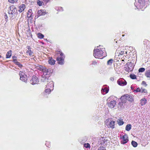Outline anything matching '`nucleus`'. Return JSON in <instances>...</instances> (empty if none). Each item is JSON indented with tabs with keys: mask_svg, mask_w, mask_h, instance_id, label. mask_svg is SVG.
Here are the masks:
<instances>
[{
	"mask_svg": "<svg viewBox=\"0 0 150 150\" xmlns=\"http://www.w3.org/2000/svg\"><path fill=\"white\" fill-rule=\"evenodd\" d=\"M12 58L13 59V61L15 62V63L16 62H17V60L16 59V57L15 56H13L12 57Z\"/></svg>",
	"mask_w": 150,
	"mask_h": 150,
	"instance_id": "f704fd0d",
	"label": "nucleus"
},
{
	"mask_svg": "<svg viewBox=\"0 0 150 150\" xmlns=\"http://www.w3.org/2000/svg\"><path fill=\"white\" fill-rule=\"evenodd\" d=\"M55 61L52 58L50 59L48 61L49 63L51 65L54 64L55 63Z\"/></svg>",
	"mask_w": 150,
	"mask_h": 150,
	"instance_id": "412c9836",
	"label": "nucleus"
},
{
	"mask_svg": "<svg viewBox=\"0 0 150 150\" xmlns=\"http://www.w3.org/2000/svg\"><path fill=\"white\" fill-rule=\"evenodd\" d=\"M130 76V78L132 79H135L136 78V76L134 74H131Z\"/></svg>",
	"mask_w": 150,
	"mask_h": 150,
	"instance_id": "7c9ffc66",
	"label": "nucleus"
},
{
	"mask_svg": "<svg viewBox=\"0 0 150 150\" xmlns=\"http://www.w3.org/2000/svg\"><path fill=\"white\" fill-rule=\"evenodd\" d=\"M15 64L20 67H22V65L19 62H16Z\"/></svg>",
	"mask_w": 150,
	"mask_h": 150,
	"instance_id": "e433bc0d",
	"label": "nucleus"
},
{
	"mask_svg": "<svg viewBox=\"0 0 150 150\" xmlns=\"http://www.w3.org/2000/svg\"><path fill=\"white\" fill-rule=\"evenodd\" d=\"M110 80L112 81H114V78L113 77H111L110 78Z\"/></svg>",
	"mask_w": 150,
	"mask_h": 150,
	"instance_id": "37998d69",
	"label": "nucleus"
},
{
	"mask_svg": "<svg viewBox=\"0 0 150 150\" xmlns=\"http://www.w3.org/2000/svg\"><path fill=\"white\" fill-rule=\"evenodd\" d=\"M38 82L39 80L38 78L35 76H33L30 80V83L33 85L38 84Z\"/></svg>",
	"mask_w": 150,
	"mask_h": 150,
	"instance_id": "1a4fd4ad",
	"label": "nucleus"
},
{
	"mask_svg": "<svg viewBox=\"0 0 150 150\" xmlns=\"http://www.w3.org/2000/svg\"><path fill=\"white\" fill-rule=\"evenodd\" d=\"M97 48L93 50V55L96 58L102 59L106 56L105 49L103 46L99 45Z\"/></svg>",
	"mask_w": 150,
	"mask_h": 150,
	"instance_id": "f257e3e1",
	"label": "nucleus"
},
{
	"mask_svg": "<svg viewBox=\"0 0 150 150\" xmlns=\"http://www.w3.org/2000/svg\"><path fill=\"white\" fill-rule=\"evenodd\" d=\"M38 37L40 38V39H42L44 37V35L40 33H39L38 34Z\"/></svg>",
	"mask_w": 150,
	"mask_h": 150,
	"instance_id": "c756f323",
	"label": "nucleus"
},
{
	"mask_svg": "<svg viewBox=\"0 0 150 150\" xmlns=\"http://www.w3.org/2000/svg\"><path fill=\"white\" fill-rule=\"evenodd\" d=\"M113 62V59H110L108 61L107 64L108 65H111L112 64Z\"/></svg>",
	"mask_w": 150,
	"mask_h": 150,
	"instance_id": "393cba45",
	"label": "nucleus"
},
{
	"mask_svg": "<svg viewBox=\"0 0 150 150\" xmlns=\"http://www.w3.org/2000/svg\"><path fill=\"white\" fill-rule=\"evenodd\" d=\"M27 53L30 56H33V52H32L31 50H29L27 52Z\"/></svg>",
	"mask_w": 150,
	"mask_h": 150,
	"instance_id": "cd10ccee",
	"label": "nucleus"
},
{
	"mask_svg": "<svg viewBox=\"0 0 150 150\" xmlns=\"http://www.w3.org/2000/svg\"><path fill=\"white\" fill-rule=\"evenodd\" d=\"M84 146L86 148H89L90 147V144L88 143L85 144H84Z\"/></svg>",
	"mask_w": 150,
	"mask_h": 150,
	"instance_id": "473e14b6",
	"label": "nucleus"
},
{
	"mask_svg": "<svg viewBox=\"0 0 150 150\" xmlns=\"http://www.w3.org/2000/svg\"><path fill=\"white\" fill-rule=\"evenodd\" d=\"M32 10L31 9H29L27 13V17L28 18H31L32 17Z\"/></svg>",
	"mask_w": 150,
	"mask_h": 150,
	"instance_id": "6ab92c4d",
	"label": "nucleus"
},
{
	"mask_svg": "<svg viewBox=\"0 0 150 150\" xmlns=\"http://www.w3.org/2000/svg\"><path fill=\"white\" fill-rule=\"evenodd\" d=\"M1 55H0V58H1Z\"/></svg>",
	"mask_w": 150,
	"mask_h": 150,
	"instance_id": "09e8293b",
	"label": "nucleus"
},
{
	"mask_svg": "<svg viewBox=\"0 0 150 150\" xmlns=\"http://www.w3.org/2000/svg\"><path fill=\"white\" fill-rule=\"evenodd\" d=\"M131 89H132V90L133 89V87L132 86H131Z\"/></svg>",
	"mask_w": 150,
	"mask_h": 150,
	"instance_id": "49530a36",
	"label": "nucleus"
},
{
	"mask_svg": "<svg viewBox=\"0 0 150 150\" xmlns=\"http://www.w3.org/2000/svg\"><path fill=\"white\" fill-rule=\"evenodd\" d=\"M132 144L134 147H136L137 145V143L133 141H132Z\"/></svg>",
	"mask_w": 150,
	"mask_h": 150,
	"instance_id": "c85d7f7f",
	"label": "nucleus"
},
{
	"mask_svg": "<svg viewBox=\"0 0 150 150\" xmlns=\"http://www.w3.org/2000/svg\"><path fill=\"white\" fill-rule=\"evenodd\" d=\"M49 85H47L45 88V92L46 93H49L51 91L53 90V88H49V86H48Z\"/></svg>",
	"mask_w": 150,
	"mask_h": 150,
	"instance_id": "dca6fc26",
	"label": "nucleus"
},
{
	"mask_svg": "<svg viewBox=\"0 0 150 150\" xmlns=\"http://www.w3.org/2000/svg\"><path fill=\"white\" fill-rule=\"evenodd\" d=\"M19 74L20 76V79L25 82H26L27 80V75L24 72L21 71L19 72Z\"/></svg>",
	"mask_w": 150,
	"mask_h": 150,
	"instance_id": "0eeeda50",
	"label": "nucleus"
},
{
	"mask_svg": "<svg viewBox=\"0 0 150 150\" xmlns=\"http://www.w3.org/2000/svg\"><path fill=\"white\" fill-rule=\"evenodd\" d=\"M122 36H124V35H122Z\"/></svg>",
	"mask_w": 150,
	"mask_h": 150,
	"instance_id": "8fccbe9b",
	"label": "nucleus"
},
{
	"mask_svg": "<svg viewBox=\"0 0 150 150\" xmlns=\"http://www.w3.org/2000/svg\"><path fill=\"white\" fill-rule=\"evenodd\" d=\"M142 84L145 86H146L147 85V84L146 83V82L144 81H142Z\"/></svg>",
	"mask_w": 150,
	"mask_h": 150,
	"instance_id": "58836bf2",
	"label": "nucleus"
},
{
	"mask_svg": "<svg viewBox=\"0 0 150 150\" xmlns=\"http://www.w3.org/2000/svg\"><path fill=\"white\" fill-rule=\"evenodd\" d=\"M57 54L58 55L57 59L58 63L61 65L63 64L64 63V59L65 58L63 54L61 52L59 51L57 52Z\"/></svg>",
	"mask_w": 150,
	"mask_h": 150,
	"instance_id": "7ed1b4c3",
	"label": "nucleus"
},
{
	"mask_svg": "<svg viewBox=\"0 0 150 150\" xmlns=\"http://www.w3.org/2000/svg\"><path fill=\"white\" fill-rule=\"evenodd\" d=\"M118 84L121 86H124L127 84L126 81L124 79H119L117 81Z\"/></svg>",
	"mask_w": 150,
	"mask_h": 150,
	"instance_id": "9b49d317",
	"label": "nucleus"
},
{
	"mask_svg": "<svg viewBox=\"0 0 150 150\" xmlns=\"http://www.w3.org/2000/svg\"><path fill=\"white\" fill-rule=\"evenodd\" d=\"M18 0H8V1L11 3H14L17 1Z\"/></svg>",
	"mask_w": 150,
	"mask_h": 150,
	"instance_id": "72a5a7b5",
	"label": "nucleus"
},
{
	"mask_svg": "<svg viewBox=\"0 0 150 150\" xmlns=\"http://www.w3.org/2000/svg\"><path fill=\"white\" fill-rule=\"evenodd\" d=\"M122 61H124V60H122Z\"/></svg>",
	"mask_w": 150,
	"mask_h": 150,
	"instance_id": "de8ad7c7",
	"label": "nucleus"
},
{
	"mask_svg": "<svg viewBox=\"0 0 150 150\" xmlns=\"http://www.w3.org/2000/svg\"><path fill=\"white\" fill-rule=\"evenodd\" d=\"M42 1V0H38L37 1L38 4L40 6H42L44 5V3Z\"/></svg>",
	"mask_w": 150,
	"mask_h": 150,
	"instance_id": "b1692460",
	"label": "nucleus"
},
{
	"mask_svg": "<svg viewBox=\"0 0 150 150\" xmlns=\"http://www.w3.org/2000/svg\"><path fill=\"white\" fill-rule=\"evenodd\" d=\"M12 51L11 50L8 51L6 55V58H10L11 56Z\"/></svg>",
	"mask_w": 150,
	"mask_h": 150,
	"instance_id": "aec40b11",
	"label": "nucleus"
},
{
	"mask_svg": "<svg viewBox=\"0 0 150 150\" xmlns=\"http://www.w3.org/2000/svg\"><path fill=\"white\" fill-rule=\"evenodd\" d=\"M38 16H44L45 15L46 13V11L45 10H39L38 12Z\"/></svg>",
	"mask_w": 150,
	"mask_h": 150,
	"instance_id": "4468645a",
	"label": "nucleus"
},
{
	"mask_svg": "<svg viewBox=\"0 0 150 150\" xmlns=\"http://www.w3.org/2000/svg\"><path fill=\"white\" fill-rule=\"evenodd\" d=\"M141 89H140L139 88H137L136 89L134 90V91L136 92H140Z\"/></svg>",
	"mask_w": 150,
	"mask_h": 150,
	"instance_id": "4c0bfd02",
	"label": "nucleus"
},
{
	"mask_svg": "<svg viewBox=\"0 0 150 150\" xmlns=\"http://www.w3.org/2000/svg\"><path fill=\"white\" fill-rule=\"evenodd\" d=\"M28 50H30V47L29 46L28 47Z\"/></svg>",
	"mask_w": 150,
	"mask_h": 150,
	"instance_id": "a18cd8bd",
	"label": "nucleus"
},
{
	"mask_svg": "<svg viewBox=\"0 0 150 150\" xmlns=\"http://www.w3.org/2000/svg\"><path fill=\"white\" fill-rule=\"evenodd\" d=\"M120 99L123 103H125L126 100H127L130 102H132L133 101L132 97L128 94H126L121 96Z\"/></svg>",
	"mask_w": 150,
	"mask_h": 150,
	"instance_id": "39448f33",
	"label": "nucleus"
},
{
	"mask_svg": "<svg viewBox=\"0 0 150 150\" xmlns=\"http://www.w3.org/2000/svg\"><path fill=\"white\" fill-rule=\"evenodd\" d=\"M45 72L43 73V74L41 78V81L42 82H48L49 81H48V77L50 76L51 73L50 70L49 71H45Z\"/></svg>",
	"mask_w": 150,
	"mask_h": 150,
	"instance_id": "20e7f679",
	"label": "nucleus"
},
{
	"mask_svg": "<svg viewBox=\"0 0 150 150\" xmlns=\"http://www.w3.org/2000/svg\"><path fill=\"white\" fill-rule=\"evenodd\" d=\"M132 126L130 124L127 125L125 127V129L127 131H129L131 128Z\"/></svg>",
	"mask_w": 150,
	"mask_h": 150,
	"instance_id": "5701e85b",
	"label": "nucleus"
},
{
	"mask_svg": "<svg viewBox=\"0 0 150 150\" xmlns=\"http://www.w3.org/2000/svg\"><path fill=\"white\" fill-rule=\"evenodd\" d=\"M149 0H139L138 2L134 3L135 5L138 9H142L145 8L146 6V4Z\"/></svg>",
	"mask_w": 150,
	"mask_h": 150,
	"instance_id": "f03ea898",
	"label": "nucleus"
},
{
	"mask_svg": "<svg viewBox=\"0 0 150 150\" xmlns=\"http://www.w3.org/2000/svg\"><path fill=\"white\" fill-rule=\"evenodd\" d=\"M140 92L143 93H147V90L146 89L141 88Z\"/></svg>",
	"mask_w": 150,
	"mask_h": 150,
	"instance_id": "bb28decb",
	"label": "nucleus"
},
{
	"mask_svg": "<svg viewBox=\"0 0 150 150\" xmlns=\"http://www.w3.org/2000/svg\"><path fill=\"white\" fill-rule=\"evenodd\" d=\"M17 10L16 7L13 6H10L8 11V13L11 15H14L17 13Z\"/></svg>",
	"mask_w": 150,
	"mask_h": 150,
	"instance_id": "423d86ee",
	"label": "nucleus"
},
{
	"mask_svg": "<svg viewBox=\"0 0 150 150\" xmlns=\"http://www.w3.org/2000/svg\"><path fill=\"white\" fill-rule=\"evenodd\" d=\"M7 20H6V22H7Z\"/></svg>",
	"mask_w": 150,
	"mask_h": 150,
	"instance_id": "3c124183",
	"label": "nucleus"
},
{
	"mask_svg": "<svg viewBox=\"0 0 150 150\" xmlns=\"http://www.w3.org/2000/svg\"><path fill=\"white\" fill-rule=\"evenodd\" d=\"M36 68L37 69L42 71L43 73L45 72V71H50V70H49L48 69H47L45 67H43V66L40 65H38L36 67Z\"/></svg>",
	"mask_w": 150,
	"mask_h": 150,
	"instance_id": "9d476101",
	"label": "nucleus"
},
{
	"mask_svg": "<svg viewBox=\"0 0 150 150\" xmlns=\"http://www.w3.org/2000/svg\"><path fill=\"white\" fill-rule=\"evenodd\" d=\"M125 52L126 53V52L125 51H121L119 53L120 54L122 55L124 54Z\"/></svg>",
	"mask_w": 150,
	"mask_h": 150,
	"instance_id": "79ce46f5",
	"label": "nucleus"
},
{
	"mask_svg": "<svg viewBox=\"0 0 150 150\" xmlns=\"http://www.w3.org/2000/svg\"><path fill=\"white\" fill-rule=\"evenodd\" d=\"M145 70V69L144 68H141L139 69V72H143Z\"/></svg>",
	"mask_w": 150,
	"mask_h": 150,
	"instance_id": "2f4dec72",
	"label": "nucleus"
},
{
	"mask_svg": "<svg viewBox=\"0 0 150 150\" xmlns=\"http://www.w3.org/2000/svg\"><path fill=\"white\" fill-rule=\"evenodd\" d=\"M129 70H130V71H132L133 69V65L132 66H130V67H128Z\"/></svg>",
	"mask_w": 150,
	"mask_h": 150,
	"instance_id": "a19ab883",
	"label": "nucleus"
},
{
	"mask_svg": "<svg viewBox=\"0 0 150 150\" xmlns=\"http://www.w3.org/2000/svg\"><path fill=\"white\" fill-rule=\"evenodd\" d=\"M122 140L121 141V143L122 144H124L126 143L128 141V137L127 135H125L122 137Z\"/></svg>",
	"mask_w": 150,
	"mask_h": 150,
	"instance_id": "f8f14e48",
	"label": "nucleus"
},
{
	"mask_svg": "<svg viewBox=\"0 0 150 150\" xmlns=\"http://www.w3.org/2000/svg\"><path fill=\"white\" fill-rule=\"evenodd\" d=\"M145 75L147 77H150V69L146 71L145 73Z\"/></svg>",
	"mask_w": 150,
	"mask_h": 150,
	"instance_id": "4be33fe9",
	"label": "nucleus"
},
{
	"mask_svg": "<svg viewBox=\"0 0 150 150\" xmlns=\"http://www.w3.org/2000/svg\"><path fill=\"white\" fill-rule=\"evenodd\" d=\"M25 8V6L24 4H21L19 7V9L18 10V11L19 12H21L24 10Z\"/></svg>",
	"mask_w": 150,
	"mask_h": 150,
	"instance_id": "2eb2a0df",
	"label": "nucleus"
},
{
	"mask_svg": "<svg viewBox=\"0 0 150 150\" xmlns=\"http://www.w3.org/2000/svg\"><path fill=\"white\" fill-rule=\"evenodd\" d=\"M97 64V62L95 61H93L92 62L91 64L92 65H95Z\"/></svg>",
	"mask_w": 150,
	"mask_h": 150,
	"instance_id": "ea45409f",
	"label": "nucleus"
},
{
	"mask_svg": "<svg viewBox=\"0 0 150 150\" xmlns=\"http://www.w3.org/2000/svg\"><path fill=\"white\" fill-rule=\"evenodd\" d=\"M115 122L113 121L111 119L108 120V122L106 123V125L109 128H113L114 127Z\"/></svg>",
	"mask_w": 150,
	"mask_h": 150,
	"instance_id": "6e6552de",
	"label": "nucleus"
},
{
	"mask_svg": "<svg viewBox=\"0 0 150 150\" xmlns=\"http://www.w3.org/2000/svg\"><path fill=\"white\" fill-rule=\"evenodd\" d=\"M101 91H102L105 92L106 93H108V90L107 89L102 88L101 90Z\"/></svg>",
	"mask_w": 150,
	"mask_h": 150,
	"instance_id": "c9c22d12",
	"label": "nucleus"
},
{
	"mask_svg": "<svg viewBox=\"0 0 150 150\" xmlns=\"http://www.w3.org/2000/svg\"><path fill=\"white\" fill-rule=\"evenodd\" d=\"M117 122L118 125L120 126L124 124L123 121L120 120H118Z\"/></svg>",
	"mask_w": 150,
	"mask_h": 150,
	"instance_id": "a878e982",
	"label": "nucleus"
},
{
	"mask_svg": "<svg viewBox=\"0 0 150 150\" xmlns=\"http://www.w3.org/2000/svg\"><path fill=\"white\" fill-rule=\"evenodd\" d=\"M7 18H8V17H7V15H6V14H5V15H4V18L7 19Z\"/></svg>",
	"mask_w": 150,
	"mask_h": 150,
	"instance_id": "c03bdc74",
	"label": "nucleus"
},
{
	"mask_svg": "<svg viewBox=\"0 0 150 150\" xmlns=\"http://www.w3.org/2000/svg\"><path fill=\"white\" fill-rule=\"evenodd\" d=\"M146 100L145 98H143L141 99L140 100V104L141 105H143L145 104L146 103Z\"/></svg>",
	"mask_w": 150,
	"mask_h": 150,
	"instance_id": "a211bd4d",
	"label": "nucleus"
},
{
	"mask_svg": "<svg viewBox=\"0 0 150 150\" xmlns=\"http://www.w3.org/2000/svg\"><path fill=\"white\" fill-rule=\"evenodd\" d=\"M48 82V83H47V85H49L48 86H49V88H53L54 86L53 82L50 80Z\"/></svg>",
	"mask_w": 150,
	"mask_h": 150,
	"instance_id": "f3484780",
	"label": "nucleus"
},
{
	"mask_svg": "<svg viewBox=\"0 0 150 150\" xmlns=\"http://www.w3.org/2000/svg\"><path fill=\"white\" fill-rule=\"evenodd\" d=\"M116 105V101L114 100L111 101L108 104L109 107L111 108H113Z\"/></svg>",
	"mask_w": 150,
	"mask_h": 150,
	"instance_id": "ddd939ff",
	"label": "nucleus"
}]
</instances>
